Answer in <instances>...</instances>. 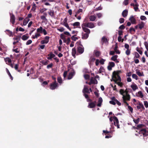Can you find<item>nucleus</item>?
<instances>
[{
  "label": "nucleus",
  "instance_id": "f257e3e1",
  "mask_svg": "<svg viewBox=\"0 0 148 148\" xmlns=\"http://www.w3.org/2000/svg\"><path fill=\"white\" fill-rule=\"evenodd\" d=\"M122 72L121 70H118L116 71H114L112 73V78L111 79L113 80V79H117V80L121 82V79L120 76V73H122Z\"/></svg>",
  "mask_w": 148,
  "mask_h": 148
},
{
  "label": "nucleus",
  "instance_id": "f03ea898",
  "mask_svg": "<svg viewBox=\"0 0 148 148\" xmlns=\"http://www.w3.org/2000/svg\"><path fill=\"white\" fill-rule=\"evenodd\" d=\"M77 43L79 45L77 48V51L79 54H82L84 51V47L81 44V42L80 41L77 42Z\"/></svg>",
  "mask_w": 148,
  "mask_h": 148
},
{
  "label": "nucleus",
  "instance_id": "7ed1b4c3",
  "mask_svg": "<svg viewBox=\"0 0 148 148\" xmlns=\"http://www.w3.org/2000/svg\"><path fill=\"white\" fill-rule=\"evenodd\" d=\"M58 84L56 82H53L51 84L49 88L52 90H55L58 87Z\"/></svg>",
  "mask_w": 148,
  "mask_h": 148
},
{
  "label": "nucleus",
  "instance_id": "20e7f679",
  "mask_svg": "<svg viewBox=\"0 0 148 148\" xmlns=\"http://www.w3.org/2000/svg\"><path fill=\"white\" fill-rule=\"evenodd\" d=\"M85 27L92 28L95 27L93 23L92 22H89L87 23H83L82 24Z\"/></svg>",
  "mask_w": 148,
  "mask_h": 148
},
{
  "label": "nucleus",
  "instance_id": "39448f33",
  "mask_svg": "<svg viewBox=\"0 0 148 148\" xmlns=\"http://www.w3.org/2000/svg\"><path fill=\"white\" fill-rule=\"evenodd\" d=\"M113 119H114V125L116 126L117 128H120L119 125V120L117 117L115 116H114L113 117Z\"/></svg>",
  "mask_w": 148,
  "mask_h": 148
},
{
  "label": "nucleus",
  "instance_id": "423d86ee",
  "mask_svg": "<svg viewBox=\"0 0 148 148\" xmlns=\"http://www.w3.org/2000/svg\"><path fill=\"white\" fill-rule=\"evenodd\" d=\"M139 106H136L138 110H139L141 108L142 109V110H140V112H141L143 110H145V108L144 107V106L143 105V104L141 103L139 101L138 102V104Z\"/></svg>",
  "mask_w": 148,
  "mask_h": 148
},
{
  "label": "nucleus",
  "instance_id": "0eeeda50",
  "mask_svg": "<svg viewBox=\"0 0 148 148\" xmlns=\"http://www.w3.org/2000/svg\"><path fill=\"white\" fill-rule=\"evenodd\" d=\"M111 81H114L115 83L118 84V85L120 86L122 88L123 85V84L122 82H120L119 80H117V79H113V80L111 79Z\"/></svg>",
  "mask_w": 148,
  "mask_h": 148
},
{
  "label": "nucleus",
  "instance_id": "6e6552de",
  "mask_svg": "<svg viewBox=\"0 0 148 148\" xmlns=\"http://www.w3.org/2000/svg\"><path fill=\"white\" fill-rule=\"evenodd\" d=\"M47 59L49 60H51L52 58L55 57V55L52 52H50L49 54L47 55Z\"/></svg>",
  "mask_w": 148,
  "mask_h": 148
},
{
  "label": "nucleus",
  "instance_id": "1a4fd4ad",
  "mask_svg": "<svg viewBox=\"0 0 148 148\" xmlns=\"http://www.w3.org/2000/svg\"><path fill=\"white\" fill-rule=\"evenodd\" d=\"M15 16L14 14H10V22L13 25H14L15 22Z\"/></svg>",
  "mask_w": 148,
  "mask_h": 148
},
{
  "label": "nucleus",
  "instance_id": "9d476101",
  "mask_svg": "<svg viewBox=\"0 0 148 148\" xmlns=\"http://www.w3.org/2000/svg\"><path fill=\"white\" fill-rule=\"evenodd\" d=\"M82 92L83 93H88L90 94V92L89 91V89L88 87L86 86H84V89L82 90Z\"/></svg>",
  "mask_w": 148,
  "mask_h": 148
},
{
  "label": "nucleus",
  "instance_id": "9b49d317",
  "mask_svg": "<svg viewBox=\"0 0 148 148\" xmlns=\"http://www.w3.org/2000/svg\"><path fill=\"white\" fill-rule=\"evenodd\" d=\"M82 27L83 30L84 32H86V34H89L90 33V31L89 29L86 28V27H85L82 25Z\"/></svg>",
  "mask_w": 148,
  "mask_h": 148
},
{
  "label": "nucleus",
  "instance_id": "f8f14e48",
  "mask_svg": "<svg viewBox=\"0 0 148 148\" xmlns=\"http://www.w3.org/2000/svg\"><path fill=\"white\" fill-rule=\"evenodd\" d=\"M122 98L123 101L124 99L126 101H129L130 100V95H123Z\"/></svg>",
  "mask_w": 148,
  "mask_h": 148
},
{
  "label": "nucleus",
  "instance_id": "ddd939ff",
  "mask_svg": "<svg viewBox=\"0 0 148 148\" xmlns=\"http://www.w3.org/2000/svg\"><path fill=\"white\" fill-rule=\"evenodd\" d=\"M83 13V10L82 9H79L76 12L75 16L77 17L78 15H81Z\"/></svg>",
  "mask_w": 148,
  "mask_h": 148
},
{
  "label": "nucleus",
  "instance_id": "4468645a",
  "mask_svg": "<svg viewBox=\"0 0 148 148\" xmlns=\"http://www.w3.org/2000/svg\"><path fill=\"white\" fill-rule=\"evenodd\" d=\"M95 60V59L94 58L91 57L89 60L88 64L90 65H92L93 63L94 62Z\"/></svg>",
  "mask_w": 148,
  "mask_h": 148
},
{
  "label": "nucleus",
  "instance_id": "2eb2a0df",
  "mask_svg": "<svg viewBox=\"0 0 148 148\" xmlns=\"http://www.w3.org/2000/svg\"><path fill=\"white\" fill-rule=\"evenodd\" d=\"M96 106V104L94 102H91L89 103L88 107L90 108H93Z\"/></svg>",
  "mask_w": 148,
  "mask_h": 148
},
{
  "label": "nucleus",
  "instance_id": "dca6fc26",
  "mask_svg": "<svg viewBox=\"0 0 148 148\" xmlns=\"http://www.w3.org/2000/svg\"><path fill=\"white\" fill-rule=\"evenodd\" d=\"M129 20L131 21L132 24H134L136 23V19L133 16H132L130 17Z\"/></svg>",
  "mask_w": 148,
  "mask_h": 148
},
{
  "label": "nucleus",
  "instance_id": "f3484780",
  "mask_svg": "<svg viewBox=\"0 0 148 148\" xmlns=\"http://www.w3.org/2000/svg\"><path fill=\"white\" fill-rule=\"evenodd\" d=\"M102 102L103 99L101 97H99L98 99V103L97 104V106L101 107Z\"/></svg>",
  "mask_w": 148,
  "mask_h": 148
},
{
  "label": "nucleus",
  "instance_id": "a211bd4d",
  "mask_svg": "<svg viewBox=\"0 0 148 148\" xmlns=\"http://www.w3.org/2000/svg\"><path fill=\"white\" fill-rule=\"evenodd\" d=\"M49 62V61L47 59L45 60H41L40 62L42 63L43 65H47Z\"/></svg>",
  "mask_w": 148,
  "mask_h": 148
},
{
  "label": "nucleus",
  "instance_id": "6ab92c4d",
  "mask_svg": "<svg viewBox=\"0 0 148 148\" xmlns=\"http://www.w3.org/2000/svg\"><path fill=\"white\" fill-rule=\"evenodd\" d=\"M28 34H27L25 35H23L21 38L23 40H27L29 38Z\"/></svg>",
  "mask_w": 148,
  "mask_h": 148
},
{
  "label": "nucleus",
  "instance_id": "aec40b11",
  "mask_svg": "<svg viewBox=\"0 0 148 148\" xmlns=\"http://www.w3.org/2000/svg\"><path fill=\"white\" fill-rule=\"evenodd\" d=\"M138 25L139 28L140 29H141L144 27L145 23L143 22H141L140 23H139Z\"/></svg>",
  "mask_w": 148,
  "mask_h": 148
},
{
  "label": "nucleus",
  "instance_id": "412c9836",
  "mask_svg": "<svg viewBox=\"0 0 148 148\" xmlns=\"http://www.w3.org/2000/svg\"><path fill=\"white\" fill-rule=\"evenodd\" d=\"M128 14V11L125 10L123 11L122 13V15L124 17H125L127 16Z\"/></svg>",
  "mask_w": 148,
  "mask_h": 148
},
{
  "label": "nucleus",
  "instance_id": "4be33fe9",
  "mask_svg": "<svg viewBox=\"0 0 148 148\" xmlns=\"http://www.w3.org/2000/svg\"><path fill=\"white\" fill-rule=\"evenodd\" d=\"M4 60L5 62H6V64H7L10 63L12 62L11 60L8 57H7L5 58Z\"/></svg>",
  "mask_w": 148,
  "mask_h": 148
},
{
  "label": "nucleus",
  "instance_id": "5701e85b",
  "mask_svg": "<svg viewBox=\"0 0 148 148\" xmlns=\"http://www.w3.org/2000/svg\"><path fill=\"white\" fill-rule=\"evenodd\" d=\"M76 49L75 48H73L72 49V56L74 57H75V54H76Z\"/></svg>",
  "mask_w": 148,
  "mask_h": 148
},
{
  "label": "nucleus",
  "instance_id": "b1692460",
  "mask_svg": "<svg viewBox=\"0 0 148 148\" xmlns=\"http://www.w3.org/2000/svg\"><path fill=\"white\" fill-rule=\"evenodd\" d=\"M30 19L28 18H26L24 20L23 24L24 25H26L29 21Z\"/></svg>",
  "mask_w": 148,
  "mask_h": 148
},
{
  "label": "nucleus",
  "instance_id": "393cba45",
  "mask_svg": "<svg viewBox=\"0 0 148 148\" xmlns=\"http://www.w3.org/2000/svg\"><path fill=\"white\" fill-rule=\"evenodd\" d=\"M118 48V46L117 44H116L115 47H114V51L118 54H120V51L117 49V48Z\"/></svg>",
  "mask_w": 148,
  "mask_h": 148
},
{
  "label": "nucleus",
  "instance_id": "a878e982",
  "mask_svg": "<svg viewBox=\"0 0 148 148\" xmlns=\"http://www.w3.org/2000/svg\"><path fill=\"white\" fill-rule=\"evenodd\" d=\"M41 36L40 33H36L35 35H33L32 37V38L33 39H35L36 38H38Z\"/></svg>",
  "mask_w": 148,
  "mask_h": 148
},
{
  "label": "nucleus",
  "instance_id": "bb28decb",
  "mask_svg": "<svg viewBox=\"0 0 148 148\" xmlns=\"http://www.w3.org/2000/svg\"><path fill=\"white\" fill-rule=\"evenodd\" d=\"M89 36V34H88L85 33L82 35V38L83 39H87Z\"/></svg>",
  "mask_w": 148,
  "mask_h": 148
},
{
  "label": "nucleus",
  "instance_id": "cd10ccee",
  "mask_svg": "<svg viewBox=\"0 0 148 148\" xmlns=\"http://www.w3.org/2000/svg\"><path fill=\"white\" fill-rule=\"evenodd\" d=\"M89 19L91 21H94L96 18V16L94 15H91L89 17Z\"/></svg>",
  "mask_w": 148,
  "mask_h": 148
},
{
  "label": "nucleus",
  "instance_id": "c85d7f7f",
  "mask_svg": "<svg viewBox=\"0 0 148 148\" xmlns=\"http://www.w3.org/2000/svg\"><path fill=\"white\" fill-rule=\"evenodd\" d=\"M131 87L134 91H135L138 89V87L135 84L134 85H132L131 86Z\"/></svg>",
  "mask_w": 148,
  "mask_h": 148
},
{
  "label": "nucleus",
  "instance_id": "c756f323",
  "mask_svg": "<svg viewBox=\"0 0 148 148\" xmlns=\"http://www.w3.org/2000/svg\"><path fill=\"white\" fill-rule=\"evenodd\" d=\"M48 14L51 17H54V12L53 10H50V11L48 12Z\"/></svg>",
  "mask_w": 148,
  "mask_h": 148
},
{
  "label": "nucleus",
  "instance_id": "7c9ffc66",
  "mask_svg": "<svg viewBox=\"0 0 148 148\" xmlns=\"http://www.w3.org/2000/svg\"><path fill=\"white\" fill-rule=\"evenodd\" d=\"M118 57V56L117 55H115L112 56L111 58V60L113 61H116V59Z\"/></svg>",
  "mask_w": 148,
  "mask_h": 148
},
{
  "label": "nucleus",
  "instance_id": "2f4dec72",
  "mask_svg": "<svg viewBox=\"0 0 148 148\" xmlns=\"http://www.w3.org/2000/svg\"><path fill=\"white\" fill-rule=\"evenodd\" d=\"M80 23L78 22H75L73 24H71V25H73L74 27L75 26H77L78 27V26H80ZM74 28H75V27H74Z\"/></svg>",
  "mask_w": 148,
  "mask_h": 148
},
{
  "label": "nucleus",
  "instance_id": "473e14b6",
  "mask_svg": "<svg viewBox=\"0 0 148 148\" xmlns=\"http://www.w3.org/2000/svg\"><path fill=\"white\" fill-rule=\"evenodd\" d=\"M43 30V28L42 27L40 26L39 28L37 29V33H42V31Z\"/></svg>",
  "mask_w": 148,
  "mask_h": 148
},
{
  "label": "nucleus",
  "instance_id": "72a5a7b5",
  "mask_svg": "<svg viewBox=\"0 0 148 148\" xmlns=\"http://www.w3.org/2000/svg\"><path fill=\"white\" fill-rule=\"evenodd\" d=\"M137 96L141 98H142L143 97V95L141 91H139L138 93V95Z\"/></svg>",
  "mask_w": 148,
  "mask_h": 148
},
{
  "label": "nucleus",
  "instance_id": "f704fd0d",
  "mask_svg": "<svg viewBox=\"0 0 148 148\" xmlns=\"http://www.w3.org/2000/svg\"><path fill=\"white\" fill-rule=\"evenodd\" d=\"M101 41H102L103 43H106L108 42L107 39L106 38L105 36H103L102 39Z\"/></svg>",
  "mask_w": 148,
  "mask_h": 148
},
{
  "label": "nucleus",
  "instance_id": "c9c22d12",
  "mask_svg": "<svg viewBox=\"0 0 148 148\" xmlns=\"http://www.w3.org/2000/svg\"><path fill=\"white\" fill-rule=\"evenodd\" d=\"M6 71H7V73L9 75V77H10V79L12 80L13 79V77L11 75L8 69L7 68H6Z\"/></svg>",
  "mask_w": 148,
  "mask_h": 148
},
{
  "label": "nucleus",
  "instance_id": "e433bc0d",
  "mask_svg": "<svg viewBox=\"0 0 148 148\" xmlns=\"http://www.w3.org/2000/svg\"><path fill=\"white\" fill-rule=\"evenodd\" d=\"M90 81L91 82V83H92V84H97L98 83L97 80L96 79H95V80L91 79Z\"/></svg>",
  "mask_w": 148,
  "mask_h": 148
},
{
  "label": "nucleus",
  "instance_id": "4c0bfd02",
  "mask_svg": "<svg viewBox=\"0 0 148 148\" xmlns=\"http://www.w3.org/2000/svg\"><path fill=\"white\" fill-rule=\"evenodd\" d=\"M77 36V34L74 35L72 36L71 37V39L72 40H73L74 41H75L77 40L78 39V38L77 37H75V36Z\"/></svg>",
  "mask_w": 148,
  "mask_h": 148
},
{
  "label": "nucleus",
  "instance_id": "58836bf2",
  "mask_svg": "<svg viewBox=\"0 0 148 148\" xmlns=\"http://www.w3.org/2000/svg\"><path fill=\"white\" fill-rule=\"evenodd\" d=\"M6 31L7 32V34L10 36H12L13 34L12 32L9 30H6Z\"/></svg>",
  "mask_w": 148,
  "mask_h": 148
},
{
  "label": "nucleus",
  "instance_id": "ea45409f",
  "mask_svg": "<svg viewBox=\"0 0 148 148\" xmlns=\"http://www.w3.org/2000/svg\"><path fill=\"white\" fill-rule=\"evenodd\" d=\"M57 80L58 82L60 84H62V79L60 77H58L57 78Z\"/></svg>",
  "mask_w": 148,
  "mask_h": 148
},
{
  "label": "nucleus",
  "instance_id": "a19ab883",
  "mask_svg": "<svg viewBox=\"0 0 148 148\" xmlns=\"http://www.w3.org/2000/svg\"><path fill=\"white\" fill-rule=\"evenodd\" d=\"M140 119L139 118H138L137 119H133V121L136 124H138L140 121Z\"/></svg>",
  "mask_w": 148,
  "mask_h": 148
},
{
  "label": "nucleus",
  "instance_id": "79ce46f5",
  "mask_svg": "<svg viewBox=\"0 0 148 148\" xmlns=\"http://www.w3.org/2000/svg\"><path fill=\"white\" fill-rule=\"evenodd\" d=\"M135 6L134 8L135 11L136 12L137 11V10L138 9V7L139 6V5L138 3L135 4Z\"/></svg>",
  "mask_w": 148,
  "mask_h": 148
},
{
  "label": "nucleus",
  "instance_id": "37998d69",
  "mask_svg": "<svg viewBox=\"0 0 148 148\" xmlns=\"http://www.w3.org/2000/svg\"><path fill=\"white\" fill-rule=\"evenodd\" d=\"M135 56L134 58H139L140 57V56L139 55L138 53L137 52H134Z\"/></svg>",
  "mask_w": 148,
  "mask_h": 148
},
{
  "label": "nucleus",
  "instance_id": "c03bdc74",
  "mask_svg": "<svg viewBox=\"0 0 148 148\" xmlns=\"http://www.w3.org/2000/svg\"><path fill=\"white\" fill-rule=\"evenodd\" d=\"M69 76H71V77H70L69 78V79H70L72 78L73 76L75 74L74 72H71L69 73Z\"/></svg>",
  "mask_w": 148,
  "mask_h": 148
},
{
  "label": "nucleus",
  "instance_id": "a18cd8bd",
  "mask_svg": "<svg viewBox=\"0 0 148 148\" xmlns=\"http://www.w3.org/2000/svg\"><path fill=\"white\" fill-rule=\"evenodd\" d=\"M142 132V133H148V131H147L146 130L145 128L142 129H141V130L140 131V132Z\"/></svg>",
  "mask_w": 148,
  "mask_h": 148
},
{
  "label": "nucleus",
  "instance_id": "49530a36",
  "mask_svg": "<svg viewBox=\"0 0 148 148\" xmlns=\"http://www.w3.org/2000/svg\"><path fill=\"white\" fill-rule=\"evenodd\" d=\"M100 54V53L99 51H96L95 52V55L96 57H98L99 56Z\"/></svg>",
  "mask_w": 148,
  "mask_h": 148
},
{
  "label": "nucleus",
  "instance_id": "de8ad7c7",
  "mask_svg": "<svg viewBox=\"0 0 148 148\" xmlns=\"http://www.w3.org/2000/svg\"><path fill=\"white\" fill-rule=\"evenodd\" d=\"M132 77L133 78L135 79L136 80H137L138 79V77L137 75L135 74H133L132 75Z\"/></svg>",
  "mask_w": 148,
  "mask_h": 148
},
{
  "label": "nucleus",
  "instance_id": "09e8293b",
  "mask_svg": "<svg viewBox=\"0 0 148 148\" xmlns=\"http://www.w3.org/2000/svg\"><path fill=\"white\" fill-rule=\"evenodd\" d=\"M120 93L123 96V95H125L124 93H125L124 90L123 89H120L119 91Z\"/></svg>",
  "mask_w": 148,
  "mask_h": 148
},
{
  "label": "nucleus",
  "instance_id": "8fccbe9b",
  "mask_svg": "<svg viewBox=\"0 0 148 148\" xmlns=\"http://www.w3.org/2000/svg\"><path fill=\"white\" fill-rule=\"evenodd\" d=\"M109 65L113 67L115 66V64L113 62H110L109 63Z\"/></svg>",
  "mask_w": 148,
  "mask_h": 148
},
{
  "label": "nucleus",
  "instance_id": "3c124183",
  "mask_svg": "<svg viewBox=\"0 0 148 148\" xmlns=\"http://www.w3.org/2000/svg\"><path fill=\"white\" fill-rule=\"evenodd\" d=\"M58 30L60 32H62L65 29L63 27H60L58 29Z\"/></svg>",
  "mask_w": 148,
  "mask_h": 148
},
{
  "label": "nucleus",
  "instance_id": "603ef678",
  "mask_svg": "<svg viewBox=\"0 0 148 148\" xmlns=\"http://www.w3.org/2000/svg\"><path fill=\"white\" fill-rule=\"evenodd\" d=\"M111 87L113 88V90L116 91H117V88H116V85H115L114 86H113L112 84H110Z\"/></svg>",
  "mask_w": 148,
  "mask_h": 148
},
{
  "label": "nucleus",
  "instance_id": "864d4df0",
  "mask_svg": "<svg viewBox=\"0 0 148 148\" xmlns=\"http://www.w3.org/2000/svg\"><path fill=\"white\" fill-rule=\"evenodd\" d=\"M63 25L66 27L70 31H71V29L69 27L68 23H65L64 24H63Z\"/></svg>",
  "mask_w": 148,
  "mask_h": 148
},
{
  "label": "nucleus",
  "instance_id": "5fc2aeb1",
  "mask_svg": "<svg viewBox=\"0 0 148 148\" xmlns=\"http://www.w3.org/2000/svg\"><path fill=\"white\" fill-rule=\"evenodd\" d=\"M106 61V60L102 58L99 61L100 63L101 64H103L104 62Z\"/></svg>",
  "mask_w": 148,
  "mask_h": 148
},
{
  "label": "nucleus",
  "instance_id": "6e6d98bb",
  "mask_svg": "<svg viewBox=\"0 0 148 148\" xmlns=\"http://www.w3.org/2000/svg\"><path fill=\"white\" fill-rule=\"evenodd\" d=\"M53 66V64L52 63H51L50 64L48 65L47 66V68L49 69L50 68H51Z\"/></svg>",
  "mask_w": 148,
  "mask_h": 148
},
{
  "label": "nucleus",
  "instance_id": "4d7b16f0",
  "mask_svg": "<svg viewBox=\"0 0 148 148\" xmlns=\"http://www.w3.org/2000/svg\"><path fill=\"white\" fill-rule=\"evenodd\" d=\"M136 50L140 54L142 55V54L143 52L141 50L139 49L138 47L136 48Z\"/></svg>",
  "mask_w": 148,
  "mask_h": 148
},
{
  "label": "nucleus",
  "instance_id": "13d9d810",
  "mask_svg": "<svg viewBox=\"0 0 148 148\" xmlns=\"http://www.w3.org/2000/svg\"><path fill=\"white\" fill-rule=\"evenodd\" d=\"M140 19L142 20H145L147 19L146 17L144 16H141L140 17Z\"/></svg>",
  "mask_w": 148,
  "mask_h": 148
},
{
  "label": "nucleus",
  "instance_id": "bf43d9fd",
  "mask_svg": "<svg viewBox=\"0 0 148 148\" xmlns=\"http://www.w3.org/2000/svg\"><path fill=\"white\" fill-rule=\"evenodd\" d=\"M48 41H46V40H42L40 42V43L41 44H47L48 43Z\"/></svg>",
  "mask_w": 148,
  "mask_h": 148
},
{
  "label": "nucleus",
  "instance_id": "052dcab7",
  "mask_svg": "<svg viewBox=\"0 0 148 148\" xmlns=\"http://www.w3.org/2000/svg\"><path fill=\"white\" fill-rule=\"evenodd\" d=\"M144 105L146 108L148 107V103L147 101H144Z\"/></svg>",
  "mask_w": 148,
  "mask_h": 148
},
{
  "label": "nucleus",
  "instance_id": "680f3d73",
  "mask_svg": "<svg viewBox=\"0 0 148 148\" xmlns=\"http://www.w3.org/2000/svg\"><path fill=\"white\" fill-rule=\"evenodd\" d=\"M130 51L129 49H127L125 53L127 55H129L130 54Z\"/></svg>",
  "mask_w": 148,
  "mask_h": 148
},
{
  "label": "nucleus",
  "instance_id": "e2e57ef3",
  "mask_svg": "<svg viewBox=\"0 0 148 148\" xmlns=\"http://www.w3.org/2000/svg\"><path fill=\"white\" fill-rule=\"evenodd\" d=\"M124 19L123 18H121L119 20V22L120 23H124Z\"/></svg>",
  "mask_w": 148,
  "mask_h": 148
},
{
  "label": "nucleus",
  "instance_id": "0e129e2a",
  "mask_svg": "<svg viewBox=\"0 0 148 148\" xmlns=\"http://www.w3.org/2000/svg\"><path fill=\"white\" fill-rule=\"evenodd\" d=\"M32 42V41L31 40H28L26 42V45H29L31 44Z\"/></svg>",
  "mask_w": 148,
  "mask_h": 148
},
{
  "label": "nucleus",
  "instance_id": "69168bd1",
  "mask_svg": "<svg viewBox=\"0 0 148 148\" xmlns=\"http://www.w3.org/2000/svg\"><path fill=\"white\" fill-rule=\"evenodd\" d=\"M125 26L124 25H121L119 27V29H125Z\"/></svg>",
  "mask_w": 148,
  "mask_h": 148
},
{
  "label": "nucleus",
  "instance_id": "338daca9",
  "mask_svg": "<svg viewBox=\"0 0 148 148\" xmlns=\"http://www.w3.org/2000/svg\"><path fill=\"white\" fill-rule=\"evenodd\" d=\"M129 0H125L123 2V3L125 5H127L128 4Z\"/></svg>",
  "mask_w": 148,
  "mask_h": 148
},
{
  "label": "nucleus",
  "instance_id": "774afa93",
  "mask_svg": "<svg viewBox=\"0 0 148 148\" xmlns=\"http://www.w3.org/2000/svg\"><path fill=\"white\" fill-rule=\"evenodd\" d=\"M104 70V68L102 66H101L99 69V71L100 73L103 72V70Z\"/></svg>",
  "mask_w": 148,
  "mask_h": 148
}]
</instances>
